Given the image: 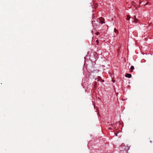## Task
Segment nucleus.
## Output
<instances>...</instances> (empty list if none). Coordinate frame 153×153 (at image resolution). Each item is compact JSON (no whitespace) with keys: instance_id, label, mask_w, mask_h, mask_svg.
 Masks as SVG:
<instances>
[{"instance_id":"f257e3e1","label":"nucleus","mask_w":153,"mask_h":153,"mask_svg":"<svg viewBox=\"0 0 153 153\" xmlns=\"http://www.w3.org/2000/svg\"><path fill=\"white\" fill-rule=\"evenodd\" d=\"M99 21H97L96 22L94 21V22H93V25L94 27L97 28L98 25H99L100 24H102L105 23V22H104V19L102 18H100L99 19Z\"/></svg>"},{"instance_id":"f03ea898","label":"nucleus","mask_w":153,"mask_h":153,"mask_svg":"<svg viewBox=\"0 0 153 153\" xmlns=\"http://www.w3.org/2000/svg\"><path fill=\"white\" fill-rule=\"evenodd\" d=\"M94 58L92 59L93 57L91 58V60H93L94 61H96L97 59H96L97 56V55L96 53L95 52L94 53Z\"/></svg>"},{"instance_id":"7ed1b4c3","label":"nucleus","mask_w":153,"mask_h":153,"mask_svg":"<svg viewBox=\"0 0 153 153\" xmlns=\"http://www.w3.org/2000/svg\"><path fill=\"white\" fill-rule=\"evenodd\" d=\"M134 18H131L132 19L134 20V21H132L133 22H134L135 23L137 22L138 21V19H137L135 16H134Z\"/></svg>"},{"instance_id":"20e7f679","label":"nucleus","mask_w":153,"mask_h":153,"mask_svg":"<svg viewBox=\"0 0 153 153\" xmlns=\"http://www.w3.org/2000/svg\"><path fill=\"white\" fill-rule=\"evenodd\" d=\"M125 76L128 78H130L131 77V74H126Z\"/></svg>"},{"instance_id":"39448f33","label":"nucleus","mask_w":153,"mask_h":153,"mask_svg":"<svg viewBox=\"0 0 153 153\" xmlns=\"http://www.w3.org/2000/svg\"><path fill=\"white\" fill-rule=\"evenodd\" d=\"M101 78L100 77H98L97 78H96L95 80H97V81H99L100 80Z\"/></svg>"},{"instance_id":"423d86ee","label":"nucleus","mask_w":153,"mask_h":153,"mask_svg":"<svg viewBox=\"0 0 153 153\" xmlns=\"http://www.w3.org/2000/svg\"><path fill=\"white\" fill-rule=\"evenodd\" d=\"M134 69V67L133 66H132L130 68V69L131 70V71H133V70Z\"/></svg>"},{"instance_id":"0eeeda50","label":"nucleus","mask_w":153,"mask_h":153,"mask_svg":"<svg viewBox=\"0 0 153 153\" xmlns=\"http://www.w3.org/2000/svg\"><path fill=\"white\" fill-rule=\"evenodd\" d=\"M130 17L129 16H127L126 19L127 20H129L130 19Z\"/></svg>"},{"instance_id":"6e6552de","label":"nucleus","mask_w":153,"mask_h":153,"mask_svg":"<svg viewBox=\"0 0 153 153\" xmlns=\"http://www.w3.org/2000/svg\"><path fill=\"white\" fill-rule=\"evenodd\" d=\"M100 33L99 32H96L95 33V34L97 35H99Z\"/></svg>"},{"instance_id":"1a4fd4ad","label":"nucleus","mask_w":153,"mask_h":153,"mask_svg":"<svg viewBox=\"0 0 153 153\" xmlns=\"http://www.w3.org/2000/svg\"><path fill=\"white\" fill-rule=\"evenodd\" d=\"M96 43L98 45V43H99V41L98 40H96Z\"/></svg>"},{"instance_id":"9d476101","label":"nucleus","mask_w":153,"mask_h":153,"mask_svg":"<svg viewBox=\"0 0 153 153\" xmlns=\"http://www.w3.org/2000/svg\"><path fill=\"white\" fill-rule=\"evenodd\" d=\"M108 130H112V128L111 127L109 128H108Z\"/></svg>"},{"instance_id":"9b49d317","label":"nucleus","mask_w":153,"mask_h":153,"mask_svg":"<svg viewBox=\"0 0 153 153\" xmlns=\"http://www.w3.org/2000/svg\"><path fill=\"white\" fill-rule=\"evenodd\" d=\"M114 134H115V135L116 136H117V133H114Z\"/></svg>"},{"instance_id":"f8f14e48","label":"nucleus","mask_w":153,"mask_h":153,"mask_svg":"<svg viewBox=\"0 0 153 153\" xmlns=\"http://www.w3.org/2000/svg\"><path fill=\"white\" fill-rule=\"evenodd\" d=\"M116 29L115 28H114V31H115H115H116Z\"/></svg>"},{"instance_id":"ddd939ff","label":"nucleus","mask_w":153,"mask_h":153,"mask_svg":"<svg viewBox=\"0 0 153 153\" xmlns=\"http://www.w3.org/2000/svg\"><path fill=\"white\" fill-rule=\"evenodd\" d=\"M147 4H148V3H147V2L146 3V4H145V5H146Z\"/></svg>"},{"instance_id":"4468645a","label":"nucleus","mask_w":153,"mask_h":153,"mask_svg":"<svg viewBox=\"0 0 153 153\" xmlns=\"http://www.w3.org/2000/svg\"><path fill=\"white\" fill-rule=\"evenodd\" d=\"M139 3H140V4H141V1H140V2H139Z\"/></svg>"},{"instance_id":"2eb2a0df","label":"nucleus","mask_w":153,"mask_h":153,"mask_svg":"<svg viewBox=\"0 0 153 153\" xmlns=\"http://www.w3.org/2000/svg\"><path fill=\"white\" fill-rule=\"evenodd\" d=\"M150 142L151 143H152V141H150Z\"/></svg>"}]
</instances>
